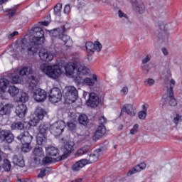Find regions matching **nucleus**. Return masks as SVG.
<instances>
[{
	"mask_svg": "<svg viewBox=\"0 0 182 182\" xmlns=\"http://www.w3.org/2000/svg\"><path fill=\"white\" fill-rule=\"evenodd\" d=\"M34 36L30 39V43L28 46V55H35L39 50V45H42L45 41V32L39 27L33 28Z\"/></svg>",
	"mask_w": 182,
	"mask_h": 182,
	"instance_id": "1",
	"label": "nucleus"
},
{
	"mask_svg": "<svg viewBox=\"0 0 182 182\" xmlns=\"http://www.w3.org/2000/svg\"><path fill=\"white\" fill-rule=\"evenodd\" d=\"M151 55L150 54H148L143 60L142 63L143 65H146V63H149V61L151 60Z\"/></svg>",
	"mask_w": 182,
	"mask_h": 182,
	"instance_id": "54",
	"label": "nucleus"
},
{
	"mask_svg": "<svg viewBox=\"0 0 182 182\" xmlns=\"http://www.w3.org/2000/svg\"><path fill=\"white\" fill-rule=\"evenodd\" d=\"M55 50H60L62 49V44H55Z\"/></svg>",
	"mask_w": 182,
	"mask_h": 182,
	"instance_id": "61",
	"label": "nucleus"
},
{
	"mask_svg": "<svg viewBox=\"0 0 182 182\" xmlns=\"http://www.w3.org/2000/svg\"><path fill=\"white\" fill-rule=\"evenodd\" d=\"M33 99L36 102H45L46 100V91L41 88H38L33 92Z\"/></svg>",
	"mask_w": 182,
	"mask_h": 182,
	"instance_id": "15",
	"label": "nucleus"
},
{
	"mask_svg": "<svg viewBox=\"0 0 182 182\" xmlns=\"http://www.w3.org/2000/svg\"><path fill=\"white\" fill-rule=\"evenodd\" d=\"M23 146H22V151L24 153H28V151H31L32 149V146H31V143H23Z\"/></svg>",
	"mask_w": 182,
	"mask_h": 182,
	"instance_id": "43",
	"label": "nucleus"
},
{
	"mask_svg": "<svg viewBox=\"0 0 182 182\" xmlns=\"http://www.w3.org/2000/svg\"><path fill=\"white\" fill-rule=\"evenodd\" d=\"M65 130V122L63 121H58L50 127V132L53 136H60Z\"/></svg>",
	"mask_w": 182,
	"mask_h": 182,
	"instance_id": "9",
	"label": "nucleus"
},
{
	"mask_svg": "<svg viewBox=\"0 0 182 182\" xmlns=\"http://www.w3.org/2000/svg\"><path fill=\"white\" fill-rule=\"evenodd\" d=\"M48 173H50V168L46 167L44 169L41 170L40 173L37 176V177L39 178H43Z\"/></svg>",
	"mask_w": 182,
	"mask_h": 182,
	"instance_id": "41",
	"label": "nucleus"
},
{
	"mask_svg": "<svg viewBox=\"0 0 182 182\" xmlns=\"http://www.w3.org/2000/svg\"><path fill=\"white\" fill-rule=\"evenodd\" d=\"M87 69V67L77 61L70 62L68 63H65L63 61L54 65L53 67H48V69Z\"/></svg>",
	"mask_w": 182,
	"mask_h": 182,
	"instance_id": "4",
	"label": "nucleus"
},
{
	"mask_svg": "<svg viewBox=\"0 0 182 182\" xmlns=\"http://www.w3.org/2000/svg\"><path fill=\"white\" fill-rule=\"evenodd\" d=\"M39 68V62L33 61L28 65L23 67L22 69H38Z\"/></svg>",
	"mask_w": 182,
	"mask_h": 182,
	"instance_id": "38",
	"label": "nucleus"
},
{
	"mask_svg": "<svg viewBox=\"0 0 182 182\" xmlns=\"http://www.w3.org/2000/svg\"><path fill=\"white\" fill-rule=\"evenodd\" d=\"M70 12V6L69 4L65 5L64 8V14H69Z\"/></svg>",
	"mask_w": 182,
	"mask_h": 182,
	"instance_id": "57",
	"label": "nucleus"
},
{
	"mask_svg": "<svg viewBox=\"0 0 182 182\" xmlns=\"http://www.w3.org/2000/svg\"><path fill=\"white\" fill-rule=\"evenodd\" d=\"M132 4V6H134V5H137L139 4V1L138 0H130Z\"/></svg>",
	"mask_w": 182,
	"mask_h": 182,
	"instance_id": "63",
	"label": "nucleus"
},
{
	"mask_svg": "<svg viewBox=\"0 0 182 182\" xmlns=\"http://www.w3.org/2000/svg\"><path fill=\"white\" fill-rule=\"evenodd\" d=\"M62 11V4H57L54 7V14L56 16H60V12Z\"/></svg>",
	"mask_w": 182,
	"mask_h": 182,
	"instance_id": "42",
	"label": "nucleus"
},
{
	"mask_svg": "<svg viewBox=\"0 0 182 182\" xmlns=\"http://www.w3.org/2000/svg\"><path fill=\"white\" fill-rule=\"evenodd\" d=\"M18 34H19V33L18 31H14L8 36V38L12 39V38H14V36H16Z\"/></svg>",
	"mask_w": 182,
	"mask_h": 182,
	"instance_id": "59",
	"label": "nucleus"
},
{
	"mask_svg": "<svg viewBox=\"0 0 182 182\" xmlns=\"http://www.w3.org/2000/svg\"><path fill=\"white\" fill-rule=\"evenodd\" d=\"M89 96V99L87 100V105L90 107H97L99 103H100V100L96 93L95 92H84L83 96Z\"/></svg>",
	"mask_w": 182,
	"mask_h": 182,
	"instance_id": "10",
	"label": "nucleus"
},
{
	"mask_svg": "<svg viewBox=\"0 0 182 182\" xmlns=\"http://www.w3.org/2000/svg\"><path fill=\"white\" fill-rule=\"evenodd\" d=\"M33 154L37 158L43 157V149L41 146H36L33 151Z\"/></svg>",
	"mask_w": 182,
	"mask_h": 182,
	"instance_id": "36",
	"label": "nucleus"
},
{
	"mask_svg": "<svg viewBox=\"0 0 182 182\" xmlns=\"http://www.w3.org/2000/svg\"><path fill=\"white\" fill-rule=\"evenodd\" d=\"M60 142L63 144V155L61 156V160H65L68 157V154H70L73 151L75 142L68 138H62Z\"/></svg>",
	"mask_w": 182,
	"mask_h": 182,
	"instance_id": "7",
	"label": "nucleus"
},
{
	"mask_svg": "<svg viewBox=\"0 0 182 182\" xmlns=\"http://www.w3.org/2000/svg\"><path fill=\"white\" fill-rule=\"evenodd\" d=\"M3 168L5 170V171H9L11 170V161H9V160H4Z\"/></svg>",
	"mask_w": 182,
	"mask_h": 182,
	"instance_id": "44",
	"label": "nucleus"
},
{
	"mask_svg": "<svg viewBox=\"0 0 182 182\" xmlns=\"http://www.w3.org/2000/svg\"><path fill=\"white\" fill-rule=\"evenodd\" d=\"M133 6L135 9L136 12H138V14H144L146 8L144 7V4H143L142 2H139L137 4Z\"/></svg>",
	"mask_w": 182,
	"mask_h": 182,
	"instance_id": "34",
	"label": "nucleus"
},
{
	"mask_svg": "<svg viewBox=\"0 0 182 182\" xmlns=\"http://www.w3.org/2000/svg\"><path fill=\"white\" fill-rule=\"evenodd\" d=\"M87 163V159H81L71 166V170H73V171H79V170L83 168Z\"/></svg>",
	"mask_w": 182,
	"mask_h": 182,
	"instance_id": "23",
	"label": "nucleus"
},
{
	"mask_svg": "<svg viewBox=\"0 0 182 182\" xmlns=\"http://www.w3.org/2000/svg\"><path fill=\"white\" fill-rule=\"evenodd\" d=\"M85 48L87 52L90 53V55H92L95 53V50H97V52H100L102 50V46L99 41H97L95 43L88 41L85 44Z\"/></svg>",
	"mask_w": 182,
	"mask_h": 182,
	"instance_id": "12",
	"label": "nucleus"
},
{
	"mask_svg": "<svg viewBox=\"0 0 182 182\" xmlns=\"http://www.w3.org/2000/svg\"><path fill=\"white\" fill-rule=\"evenodd\" d=\"M92 78L86 77L82 80L84 83H86L87 86H95V82H97V75L96 74H92Z\"/></svg>",
	"mask_w": 182,
	"mask_h": 182,
	"instance_id": "28",
	"label": "nucleus"
},
{
	"mask_svg": "<svg viewBox=\"0 0 182 182\" xmlns=\"http://www.w3.org/2000/svg\"><path fill=\"white\" fill-rule=\"evenodd\" d=\"M9 85V81L6 78L0 79V89H4V87H6Z\"/></svg>",
	"mask_w": 182,
	"mask_h": 182,
	"instance_id": "46",
	"label": "nucleus"
},
{
	"mask_svg": "<svg viewBox=\"0 0 182 182\" xmlns=\"http://www.w3.org/2000/svg\"><path fill=\"white\" fill-rule=\"evenodd\" d=\"M87 151H89V146H82L77 151L75 156H77V157L83 156V154H86Z\"/></svg>",
	"mask_w": 182,
	"mask_h": 182,
	"instance_id": "37",
	"label": "nucleus"
},
{
	"mask_svg": "<svg viewBox=\"0 0 182 182\" xmlns=\"http://www.w3.org/2000/svg\"><path fill=\"white\" fill-rule=\"evenodd\" d=\"M6 12L8 13L9 18H11L16 13V9H7Z\"/></svg>",
	"mask_w": 182,
	"mask_h": 182,
	"instance_id": "49",
	"label": "nucleus"
},
{
	"mask_svg": "<svg viewBox=\"0 0 182 182\" xmlns=\"http://www.w3.org/2000/svg\"><path fill=\"white\" fill-rule=\"evenodd\" d=\"M105 134L106 128H105V125H99L94 134L93 140H99V139H102Z\"/></svg>",
	"mask_w": 182,
	"mask_h": 182,
	"instance_id": "20",
	"label": "nucleus"
},
{
	"mask_svg": "<svg viewBox=\"0 0 182 182\" xmlns=\"http://www.w3.org/2000/svg\"><path fill=\"white\" fill-rule=\"evenodd\" d=\"M50 163H52V158L49 156H46L43 159V164H49Z\"/></svg>",
	"mask_w": 182,
	"mask_h": 182,
	"instance_id": "53",
	"label": "nucleus"
},
{
	"mask_svg": "<svg viewBox=\"0 0 182 182\" xmlns=\"http://www.w3.org/2000/svg\"><path fill=\"white\" fill-rule=\"evenodd\" d=\"M14 107L12 104H5L4 102H1L0 104V114L1 116H5L6 114H9L11 113V109Z\"/></svg>",
	"mask_w": 182,
	"mask_h": 182,
	"instance_id": "19",
	"label": "nucleus"
},
{
	"mask_svg": "<svg viewBox=\"0 0 182 182\" xmlns=\"http://www.w3.org/2000/svg\"><path fill=\"white\" fill-rule=\"evenodd\" d=\"M137 132H139V124H135L133 126V128L130 130L129 133H130V134H136V133H137Z\"/></svg>",
	"mask_w": 182,
	"mask_h": 182,
	"instance_id": "50",
	"label": "nucleus"
},
{
	"mask_svg": "<svg viewBox=\"0 0 182 182\" xmlns=\"http://www.w3.org/2000/svg\"><path fill=\"white\" fill-rule=\"evenodd\" d=\"M5 95H6L5 92H0V97H1V99H4V100H6V99H8V97L6 96H5Z\"/></svg>",
	"mask_w": 182,
	"mask_h": 182,
	"instance_id": "60",
	"label": "nucleus"
},
{
	"mask_svg": "<svg viewBox=\"0 0 182 182\" xmlns=\"http://www.w3.org/2000/svg\"><path fill=\"white\" fill-rule=\"evenodd\" d=\"M49 100L51 103H58L62 100V92L59 88H53L49 94Z\"/></svg>",
	"mask_w": 182,
	"mask_h": 182,
	"instance_id": "11",
	"label": "nucleus"
},
{
	"mask_svg": "<svg viewBox=\"0 0 182 182\" xmlns=\"http://www.w3.org/2000/svg\"><path fill=\"white\" fill-rule=\"evenodd\" d=\"M118 17L121 19L122 23H126L127 25L130 23V18H129V16L122 10L118 11Z\"/></svg>",
	"mask_w": 182,
	"mask_h": 182,
	"instance_id": "27",
	"label": "nucleus"
},
{
	"mask_svg": "<svg viewBox=\"0 0 182 182\" xmlns=\"http://www.w3.org/2000/svg\"><path fill=\"white\" fill-rule=\"evenodd\" d=\"M18 140L21 141V143H32V136L29 134V132H24L23 133L20 134L18 137Z\"/></svg>",
	"mask_w": 182,
	"mask_h": 182,
	"instance_id": "21",
	"label": "nucleus"
},
{
	"mask_svg": "<svg viewBox=\"0 0 182 182\" xmlns=\"http://www.w3.org/2000/svg\"><path fill=\"white\" fill-rule=\"evenodd\" d=\"M12 130H22L23 129V124L22 122H14L11 126Z\"/></svg>",
	"mask_w": 182,
	"mask_h": 182,
	"instance_id": "39",
	"label": "nucleus"
},
{
	"mask_svg": "<svg viewBox=\"0 0 182 182\" xmlns=\"http://www.w3.org/2000/svg\"><path fill=\"white\" fill-rule=\"evenodd\" d=\"M154 83H155V81L153 78H147L144 81L145 86H153Z\"/></svg>",
	"mask_w": 182,
	"mask_h": 182,
	"instance_id": "47",
	"label": "nucleus"
},
{
	"mask_svg": "<svg viewBox=\"0 0 182 182\" xmlns=\"http://www.w3.org/2000/svg\"><path fill=\"white\" fill-rule=\"evenodd\" d=\"M100 151H102V149H98L95 151V154H91L90 155L89 160H87V164H92V163L97 161V159H99V157H100V154H99Z\"/></svg>",
	"mask_w": 182,
	"mask_h": 182,
	"instance_id": "26",
	"label": "nucleus"
},
{
	"mask_svg": "<svg viewBox=\"0 0 182 182\" xmlns=\"http://www.w3.org/2000/svg\"><path fill=\"white\" fill-rule=\"evenodd\" d=\"M39 58L43 62H51L53 60V54L46 49H41L39 51Z\"/></svg>",
	"mask_w": 182,
	"mask_h": 182,
	"instance_id": "17",
	"label": "nucleus"
},
{
	"mask_svg": "<svg viewBox=\"0 0 182 182\" xmlns=\"http://www.w3.org/2000/svg\"><path fill=\"white\" fill-rule=\"evenodd\" d=\"M41 71L51 79H58L62 75L61 69H42Z\"/></svg>",
	"mask_w": 182,
	"mask_h": 182,
	"instance_id": "14",
	"label": "nucleus"
},
{
	"mask_svg": "<svg viewBox=\"0 0 182 182\" xmlns=\"http://www.w3.org/2000/svg\"><path fill=\"white\" fill-rule=\"evenodd\" d=\"M180 122H182V115H180V114H176L173 119V122L174 124H178Z\"/></svg>",
	"mask_w": 182,
	"mask_h": 182,
	"instance_id": "45",
	"label": "nucleus"
},
{
	"mask_svg": "<svg viewBox=\"0 0 182 182\" xmlns=\"http://www.w3.org/2000/svg\"><path fill=\"white\" fill-rule=\"evenodd\" d=\"M174 86H176V80L174 79H171L169 83L166 84V95H164L162 99L164 105H167L168 103L169 106H177V101L174 98V92H173Z\"/></svg>",
	"mask_w": 182,
	"mask_h": 182,
	"instance_id": "2",
	"label": "nucleus"
},
{
	"mask_svg": "<svg viewBox=\"0 0 182 182\" xmlns=\"http://www.w3.org/2000/svg\"><path fill=\"white\" fill-rule=\"evenodd\" d=\"M29 100V96L26 92H21L20 95L16 97V102L20 103H26Z\"/></svg>",
	"mask_w": 182,
	"mask_h": 182,
	"instance_id": "31",
	"label": "nucleus"
},
{
	"mask_svg": "<svg viewBox=\"0 0 182 182\" xmlns=\"http://www.w3.org/2000/svg\"><path fill=\"white\" fill-rule=\"evenodd\" d=\"M138 117H139V119H140L141 120H144V119H146V117H147V112L146 111L139 112Z\"/></svg>",
	"mask_w": 182,
	"mask_h": 182,
	"instance_id": "48",
	"label": "nucleus"
},
{
	"mask_svg": "<svg viewBox=\"0 0 182 182\" xmlns=\"http://www.w3.org/2000/svg\"><path fill=\"white\" fill-rule=\"evenodd\" d=\"M65 99L66 103L70 105L75 103L77 99V90L73 86H68L65 88Z\"/></svg>",
	"mask_w": 182,
	"mask_h": 182,
	"instance_id": "5",
	"label": "nucleus"
},
{
	"mask_svg": "<svg viewBox=\"0 0 182 182\" xmlns=\"http://www.w3.org/2000/svg\"><path fill=\"white\" fill-rule=\"evenodd\" d=\"M98 122L100 123V126H104L105 123H106V122H107V119L104 116H101L99 118Z\"/></svg>",
	"mask_w": 182,
	"mask_h": 182,
	"instance_id": "52",
	"label": "nucleus"
},
{
	"mask_svg": "<svg viewBox=\"0 0 182 182\" xmlns=\"http://www.w3.org/2000/svg\"><path fill=\"white\" fill-rule=\"evenodd\" d=\"M28 112V107L24 104H20L16 107L15 113L21 119H23Z\"/></svg>",
	"mask_w": 182,
	"mask_h": 182,
	"instance_id": "18",
	"label": "nucleus"
},
{
	"mask_svg": "<svg viewBox=\"0 0 182 182\" xmlns=\"http://www.w3.org/2000/svg\"><path fill=\"white\" fill-rule=\"evenodd\" d=\"M68 127L70 130H75L76 129V124L73 122H68Z\"/></svg>",
	"mask_w": 182,
	"mask_h": 182,
	"instance_id": "56",
	"label": "nucleus"
},
{
	"mask_svg": "<svg viewBox=\"0 0 182 182\" xmlns=\"http://www.w3.org/2000/svg\"><path fill=\"white\" fill-rule=\"evenodd\" d=\"M49 130V125L46 124H41L38 127L39 134L37 136V144L38 146H42V144H45L48 139L46 138V133Z\"/></svg>",
	"mask_w": 182,
	"mask_h": 182,
	"instance_id": "8",
	"label": "nucleus"
},
{
	"mask_svg": "<svg viewBox=\"0 0 182 182\" xmlns=\"http://www.w3.org/2000/svg\"><path fill=\"white\" fill-rule=\"evenodd\" d=\"M123 112L127 113L128 116H130L131 117H134V116H136V107L132 104H125L121 108L120 116L123 114Z\"/></svg>",
	"mask_w": 182,
	"mask_h": 182,
	"instance_id": "16",
	"label": "nucleus"
},
{
	"mask_svg": "<svg viewBox=\"0 0 182 182\" xmlns=\"http://www.w3.org/2000/svg\"><path fill=\"white\" fill-rule=\"evenodd\" d=\"M66 76L73 77L75 83H82V76H90V70L87 69H65Z\"/></svg>",
	"mask_w": 182,
	"mask_h": 182,
	"instance_id": "3",
	"label": "nucleus"
},
{
	"mask_svg": "<svg viewBox=\"0 0 182 182\" xmlns=\"http://www.w3.org/2000/svg\"><path fill=\"white\" fill-rule=\"evenodd\" d=\"M39 120H42L39 119L36 115L31 119V123H33V126H36L37 124L39 123Z\"/></svg>",
	"mask_w": 182,
	"mask_h": 182,
	"instance_id": "55",
	"label": "nucleus"
},
{
	"mask_svg": "<svg viewBox=\"0 0 182 182\" xmlns=\"http://www.w3.org/2000/svg\"><path fill=\"white\" fill-rule=\"evenodd\" d=\"M46 154L52 157H58L59 149L55 146H49L46 148Z\"/></svg>",
	"mask_w": 182,
	"mask_h": 182,
	"instance_id": "24",
	"label": "nucleus"
},
{
	"mask_svg": "<svg viewBox=\"0 0 182 182\" xmlns=\"http://www.w3.org/2000/svg\"><path fill=\"white\" fill-rule=\"evenodd\" d=\"M62 33H62V30L58 28L50 31V36H51V38H56L55 39L58 41V39H60Z\"/></svg>",
	"mask_w": 182,
	"mask_h": 182,
	"instance_id": "30",
	"label": "nucleus"
},
{
	"mask_svg": "<svg viewBox=\"0 0 182 182\" xmlns=\"http://www.w3.org/2000/svg\"><path fill=\"white\" fill-rule=\"evenodd\" d=\"M161 50L165 56H167V55H168V51H167V49L166 48H162Z\"/></svg>",
	"mask_w": 182,
	"mask_h": 182,
	"instance_id": "62",
	"label": "nucleus"
},
{
	"mask_svg": "<svg viewBox=\"0 0 182 182\" xmlns=\"http://www.w3.org/2000/svg\"><path fill=\"white\" fill-rule=\"evenodd\" d=\"M146 168V164L144 163H141L134 167L132 170L128 172L127 176H132V174H136V173H139V171H141Z\"/></svg>",
	"mask_w": 182,
	"mask_h": 182,
	"instance_id": "25",
	"label": "nucleus"
},
{
	"mask_svg": "<svg viewBox=\"0 0 182 182\" xmlns=\"http://www.w3.org/2000/svg\"><path fill=\"white\" fill-rule=\"evenodd\" d=\"M0 140L1 141H6V143H12L15 140L14 134L9 130L1 129L0 130Z\"/></svg>",
	"mask_w": 182,
	"mask_h": 182,
	"instance_id": "13",
	"label": "nucleus"
},
{
	"mask_svg": "<svg viewBox=\"0 0 182 182\" xmlns=\"http://www.w3.org/2000/svg\"><path fill=\"white\" fill-rule=\"evenodd\" d=\"M41 25H43V26H48L49 25V22L48 21H41Z\"/></svg>",
	"mask_w": 182,
	"mask_h": 182,
	"instance_id": "64",
	"label": "nucleus"
},
{
	"mask_svg": "<svg viewBox=\"0 0 182 182\" xmlns=\"http://www.w3.org/2000/svg\"><path fill=\"white\" fill-rule=\"evenodd\" d=\"M78 122L80 124H82V126H87L89 123V118L85 114H82L78 117Z\"/></svg>",
	"mask_w": 182,
	"mask_h": 182,
	"instance_id": "33",
	"label": "nucleus"
},
{
	"mask_svg": "<svg viewBox=\"0 0 182 182\" xmlns=\"http://www.w3.org/2000/svg\"><path fill=\"white\" fill-rule=\"evenodd\" d=\"M12 162L20 168L25 167V159H23V156L22 155H14L12 157Z\"/></svg>",
	"mask_w": 182,
	"mask_h": 182,
	"instance_id": "22",
	"label": "nucleus"
},
{
	"mask_svg": "<svg viewBox=\"0 0 182 182\" xmlns=\"http://www.w3.org/2000/svg\"><path fill=\"white\" fill-rule=\"evenodd\" d=\"M16 72L20 75V76H28L29 86L31 87V89H35V87L38 86V82L39 80H38V78H36V77L32 74L31 69L17 70Z\"/></svg>",
	"mask_w": 182,
	"mask_h": 182,
	"instance_id": "6",
	"label": "nucleus"
},
{
	"mask_svg": "<svg viewBox=\"0 0 182 182\" xmlns=\"http://www.w3.org/2000/svg\"><path fill=\"white\" fill-rule=\"evenodd\" d=\"M64 42V45L67 46V48H70L72 45H73V41L71 40L70 36L68 35L61 34V38H60Z\"/></svg>",
	"mask_w": 182,
	"mask_h": 182,
	"instance_id": "29",
	"label": "nucleus"
},
{
	"mask_svg": "<svg viewBox=\"0 0 182 182\" xmlns=\"http://www.w3.org/2000/svg\"><path fill=\"white\" fill-rule=\"evenodd\" d=\"M121 93H122V95H127V93H129V88L127 87H122Z\"/></svg>",
	"mask_w": 182,
	"mask_h": 182,
	"instance_id": "58",
	"label": "nucleus"
},
{
	"mask_svg": "<svg viewBox=\"0 0 182 182\" xmlns=\"http://www.w3.org/2000/svg\"><path fill=\"white\" fill-rule=\"evenodd\" d=\"M68 29H70V24L66 23L65 25L62 26L60 30L62 31V33H65Z\"/></svg>",
	"mask_w": 182,
	"mask_h": 182,
	"instance_id": "51",
	"label": "nucleus"
},
{
	"mask_svg": "<svg viewBox=\"0 0 182 182\" xmlns=\"http://www.w3.org/2000/svg\"><path fill=\"white\" fill-rule=\"evenodd\" d=\"M10 79H11V83H14L15 85L18 83H21V78L18 75H15V74H10Z\"/></svg>",
	"mask_w": 182,
	"mask_h": 182,
	"instance_id": "40",
	"label": "nucleus"
},
{
	"mask_svg": "<svg viewBox=\"0 0 182 182\" xmlns=\"http://www.w3.org/2000/svg\"><path fill=\"white\" fill-rule=\"evenodd\" d=\"M46 114V111L43 109V108L41 107H37L35 110V116L38 117V119H41L43 120V117H45V115Z\"/></svg>",
	"mask_w": 182,
	"mask_h": 182,
	"instance_id": "32",
	"label": "nucleus"
},
{
	"mask_svg": "<svg viewBox=\"0 0 182 182\" xmlns=\"http://www.w3.org/2000/svg\"><path fill=\"white\" fill-rule=\"evenodd\" d=\"M8 92L12 97L16 96V95H18V93H19V89L18 87H16V86H15V85H10L9 87Z\"/></svg>",
	"mask_w": 182,
	"mask_h": 182,
	"instance_id": "35",
	"label": "nucleus"
}]
</instances>
